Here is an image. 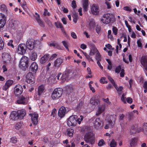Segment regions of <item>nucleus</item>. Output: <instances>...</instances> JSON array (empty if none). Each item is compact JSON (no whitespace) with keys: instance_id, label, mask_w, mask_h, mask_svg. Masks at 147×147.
<instances>
[{"instance_id":"obj_1","label":"nucleus","mask_w":147,"mask_h":147,"mask_svg":"<svg viewBox=\"0 0 147 147\" xmlns=\"http://www.w3.org/2000/svg\"><path fill=\"white\" fill-rule=\"evenodd\" d=\"M84 118V117L82 115H80L79 117L76 115H72L67 119V125L69 127H75L77 125V123L78 124H80Z\"/></svg>"},{"instance_id":"obj_2","label":"nucleus","mask_w":147,"mask_h":147,"mask_svg":"<svg viewBox=\"0 0 147 147\" xmlns=\"http://www.w3.org/2000/svg\"><path fill=\"white\" fill-rule=\"evenodd\" d=\"M63 93L62 89L60 88L55 89L53 91L51 94V97L53 100H57L61 96Z\"/></svg>"},{"instance_id":"obj_3","label":"nucleus","mask_w":147,"mask_h":147,"mask_svg":"<svg viewBox=\"0 0 147 147\" xmlns=\"http://www.w3.org/2000/svg\"><path fill=\"white\" fill-rule=\"evenodd\" d=\"M94 137L93 133L91 131L87 133L84 136V140L85 142L91 144L94 143Z\"/></svg>"},{"instance_id":"obj_4","label":"nucleus","mask_w":147,"mask_h":147,"mask_svg":"<svg viewBox=\"0 0 147 147\" xmlns=\"http://www.w3.org/2000/svg\"><path fill=\"white\" fill-rule=\"evenodd\" d=\"M113 17L112 14L107 13L104 14L102 17L101 22L104 24H107L110 23Z\"/></svg>"},{"instance_id":"obj_5","label":"nucleus","mask_w":147,"mask_h":147,"mask_svg":"<svg viewBox=\"0 0 147 147\" xmlns=\"http://www.w3.org/2000/svg\"><path fill=\"white\" fill-rule=\"evenodd\" d=\"M28 58L25 56H23L20 60L19 66L21 68L25 69L28 65Z\"/></svg>"},{"instance_id":"obj_6","label":"nucleus","mask_w":147,"mask_h":147,"mask_svg":"<svg viewBox=\"0 0 147 147\" xmlns=\"http://www.w3.org/2000/svg\"><path fill=\"white\" fill-rule=\"evenodd\" d=\"M34 76L31 72L28 73L26 77V81L28 83L32 84L35 82Z\"/></svg>"},{"instance_id":"obj_7","label":"nucleus","mask_w":147,"mask_h":147,"mask_svg":"<svg viewBox=\"0 0 147 147\" xmlns=\"http://www.w3.org/2000/svg\"><path fill=\"white\" fill-rule=\"evenodd\" d=\"M26 51V46L23 43L20 44L17 49V53L22 55L25 53Z\"/></svg>"},{"instance_id":"obj_8","label":"nucleus","mask_w":147,"mask_h":147,"mask_svg":"<svg viewBox=\"0 0 147 147\" xmlns=\"http://www.w3.org/2000/svg\"><path fill=\"white\" fill-rule=\"evenodd\" d=\"M93 126L96 129H101L102 127V124L101 119L100 118L96 119L93 122Z\"/></svg>"},{"instance_id":"obj_9","label":"nucleus","mask_w":147,"mask_h":147,"mask_svg":"<svg viewBox=\"0 0 147 147\" xmlns=\"http://www.w3.org/2000/svg\"><path fill=\"white\" fill-rule=\"evenodd\" d=\"M29 98L21 96L19 97L17 100V103L19 104L26 105L27 104Z\"/></svg>"},{"instance_id":"obj_10","label":"nucleus","mask_w":147,"mask_h":147,"mask_svg":"<svg viewBox=\"0 0 147 147\" xmlns=\"http://www.w3.org/2000/svg\"><path fill=\"white\" fill-rule=\"evenodd\" d=\"M31 117V120L32 123L34 125L37 124L38 122V114L36 112L29 114Z\"/></svg>"},{"instance_id":"obj_11","label":"nucleus","mask_w":147,"mask_h":147,"mask_svg":"<svg viewBox=\"0 0 147 147\" xmlns=\"http://www.w3.org/2000/svg\"><path fill=\"white\" fill-rule=\"evenodd\" d=\"M140 63L145 70V73L147 76V56H142L141 59Z\"/></svg>"},{"instance_id":"obj_12","label":"nucleus","mask_w":147,"mask_h":147,"mask_svg":"<svg viewBox=\"0 0 147 147\" xmlns=\"http://www.w3.org/2000/svg\"><path fill=\"white\" fill-rule=\"evenodd\" d=\"M23 91V88L20 85H16L14 88V93L16 96L21 94Z\"/></svg>"},{"instance_id":"obj_13","label":"nucleus","mask_w":147,"mask_h":147,"mask_svg":"<svg viewBox=\"0 0 147 147\" xmlns=\"http://www.w3.org/2000/svg\"><path fill=\"white\" fill-rule=\"evenodd\" d=\"M91 13L94 15L98 14L99 12L98 6L96 4H93L91 7Z\"/></svg>"},{"instance_id":"obj_14","label":"nucleus","mask_w":147,"mask_h":147,"mask_svg":"<svg viewBox=\"0 0 147 147\" xmlns=\"http://www.w3.org/2000/svg\"><path fill=\"white\" fill-rule=\"evenodd\" d=\"M26 47L30 50H32L34 47V40H28L26 43Z\"/></svg>"},{"instance_id":"obj_15","label":"nucleus","mask_w":147,"mask_h":147,"mask_svg":"<svg viewBox=\"0 0 147 147\" xmlns=\"http://www.w3.org/2000/svg\"><path fill=\"white\" fill-rule=\"evenodd\" d=\"M13 83V81L12 80H7L5 82V85L3 87V90H6Z\"/></svg>"},{"instance_id":"obj_16","label":"nucleus","mask_w":147,"mask_h":147,"mask_svg":"<svg viewBox=\"0 0 147 147\" xmlns=\"http://www.w3.org/2000/svg\"><path fill=\"white\" fill-rule=\"evenodd\" d=\"M66 110L65 107H62L59 109L58 112V115L59 117L61 118L63 117L66 113Z\"/></svg>"},{"instance_id":"obj_17","label":"nucleus","mask_w":147,"mask_h":147,"mask_svg":"<svg viewBox=\"0 0 147 147\" xmlns=\"http://www.w3.org/2000/svg\"><path fill=\"white\" fill-rule=\"evenodd\" d=\"M10 119L12 120L16 121L19 119L18 113L16 111H13L11 113Z\"/></svg>"},{"instance_id":"obj_18","label":"nucleus","mask_w":147,"mask_h":147,"mask_svg":"<svg viewBox=\"0 0 147 147\" xmlns=\"http://www.w3.org/2000/svg\"><path fill=\"white\" fill-rule=\"evenodd\" d=\"M125 94H123L122 95V97L121 98V100L123 102L125 103H126V100L127 102L129 104H131L133 102V100L132 98L130 97H127L126 98L124 96L126 95Z\"/></svg>"},{"instance_id":"obj_19","label":"nucleus","mask_w":147,"mask_h":147,"mask_svg":"<svg viewBox=\"0 0 147 147\" xmlns=\"http://www.w3.org/2000/svg\"><path fill=\"white\" fill-rule=\"evenodd\" d=\"M18 114L19 119H22L26 115V111L25 110L22 109L17 111Z\"/></svg>"},{"instance_id":"obj_20","label":"nucleus","mask_w":147,"mask_h":147,"mask_svg":"<svg viewBox=\"0 0 147 147\" xmlns=\"http://www.w3.org/2000/svg\"><path fill=\"white\" fill-rule=\"evenodd\" d=\"M38 69V66L36 63L33 62L30 66L29 69L33 73H36Z\"/></svg>"},{"instance_id":"obj_21","label":"nucleus","mask_w":147,"mask_h":147,"mask_svg":"<svg viewBox=\"0 0 147 147\" xmlns=\"http://www.w3.org/2000/svg\"><path fill=\"white\" fill-rule=\"evenodd\" d=\"M105 108V104L99 106L96 112V115H98L101 114L102 112L104 111Z\"/></svg>"},{"instance_id":"obj_22","label":"nucleus","mask_w":147,"mask_h":147,"mask_svg":"<svg viewBox=\"0 0 147 147\" xmlns=\"http://www.w3.org/2000/svg\"><path fill=\"white\" fill-rule=\"evenodd\" d=\"M37 57V53L34 51H32L30 53L29 58L30 59L33 61H34Z\"/></svg>"},{"instance_id":"obj_23","label":"nucleus","mask_w":147,"mask_h":147,"mask_svg":"<svg viewBox=\"0 0 147 147\" xmlns=\"http://www.w3.org/2000/svg\"><path fill=\"white\" fill-rule=\"evenodd\" d=\"M45 87L43 85L39 86L38 88V94L39 96L41 95L45 92Z\"/></svg>"},{"instance_id":"obj_24","label":"nucleus","mask_w":147,"mask_h":147,"mask_svg":"<svg viewBox=\"0 0 147 147\" xmlns=\"http://www.w3.org/2000/svg\"><path fill=\"white\" fill-rule=\"evenodd\" d=\"M2 57L3 61L5 62L9 61L10 59V56L8 54L6 53H3Z\"/></svg>"},{"instance_id":"obj_25","label":"nucleus","mask_w":147,"mask_h":147,"mask_svg":"<svg viewBox=\"0 0 147 147\" xmlns=\"http://www.w3.org/2000/svg\"><path fill=\"white\" fill-rule=\"evenodd\" d=\"M35 14L36 16L35 17V18L37 22L42 27L44 26V24H43V22L40 20L39 15L37 13H36Z\"/></svg>"},{"instance_id":"obj_26","label":"nucleus","mask_w":147,"mask_h":147,"mask_svg":"<svg viewBox=\"0 0 147 147\" xmlns=\"http://www.w3.org/2000/svg\"><path fill=\"white\" fill-rule=\"evenodd\" d=\"M88 0H83V6L84 10L86 11L88 10Z\"/></svg>"},{"instance_id":"obj_27","label":"nucleus","mask_w":147,"mask_h":147,"mask_svg":"<svg viewBox=\"0 0 147 147\" xmlns=\"http://www.w3.org/2000/svg\"><path fill=\"white\" fill-rule=\"evenodd\" d=\"M113 126V123L111 121H108L105 126L104 128L106 129H108L111 128Z\"/></svg>"},{"instance_id":"obj_28","label":"nucleus","mask_w":147,"mask_h":147,"mask_svg":"<svg viewBox=\"0 0 147 147\" xmlns=\"http://www.w3.org/2000/svg\"><path fill=\"white\" fill-rule=\"evenodd\" d=\"M49 55H46L42 57L40 59V63L42 64H44L47 60Z\"/></svg>"},{"instance_id":"obj_29","label":"nucleus","mask_w":147,"mask_h":147,"mask_svg":"<svg viewBox=\"0 0 147 147\" xmlns=\"http://www.w3.org/2000/svg\"><path fill=\"white\" fill-rule=\"evenodd\" d=\"M63 62L62 60L60 59H57L54 62V65L55 67L59 66Z\"/></svg>"},{"instance_id":"obj_30","label":"nucleus","mask_w":147,"mask_h":147,"mask_svg":"<svg viewBox=\"0 0 147 147\" xmlns=\"http://www.w3.org/2000/svg\"><path fill=\"white\" fill-rule=\"evenodd\" d=\"M67 134L70 137H73L74 132V130L71 128H68L67 130Z\"/></svg>"},{"instance_id":"obj_31","label":"nucleus","mask_w":147,"mask_h":147,"mask_svg":"<svg viewBox=\"0 0 147 147\" xmlns=\"http://www.w3.org/2000/svg\"><path fill=\"white\" fill-rule=\"evenodd\" d=\"M49 45L55 48L59 49L60 47L58 44L55 41H52L49 44Z\"/></svg>"},{"instance_id":"obj_32","label":"nucleus","mask_w":147,"mask_h":147,"mask_svg":"<svg viewBox=\"0 0 147 147\" xmlns=\"http://www.w3.org/2000/svg\"><path fill=\"white\" fill-rule=\"evenodd\" d=\"M137 140L136 138L132 139L129 141V144L131 146L133 147L135 146L136 144Z\"/></svg>"},{"instance_id":"obj_33","label":"nucleus","mask_w":147,"mask_h":147,"mask_svg":"<svg viewBox=\"0 0 147 147\" xmlns=\"http://www.w3.org/2000/svg\"><path fill=\"white\" fill-rule=\"evenodd\" d=\"M90 103L94 105H96L99 104L100 100L98 99L94 100L92 99L90 101Z\"/></svg>"},{"instance_id":"obj_34","label":"nucleus","mask_w":147,"mask_h":147,"mask_svg":"<svg viewBox=\"0 0 147 147\" xmlns=\"http://www.w3.org/2000/svg\"><path fill=\"white\" fill-rule=\"evenodd\" d=\"M95 26V23L94 21L93 20H91L90 21L88 27L90 29H92Z\"/></svg>"},{"instance_id":"obj_35","label":"nucleus","mask_w":147,"mask_h":147,"mask_svg":"<svg viewBox=\"0 0 147 147\" xmlns=\"http://www.w3.org/2000/svg\"><path fill=\"white\" fill-rule=\"evenodd\" d=\"M23 125L22 122H18L15 125V128L17 130H18L22 127Z\"/></svg>"},{"instance_id":"obj_36","label":"nucleus","mask_w":147,"mask_h":147,"mask_svg":"<svg viewBox=\"0 0 147 147\" xmlns=\"http://www.w3.org/2000/svg\"><path fill=\"white\" fill-rule=\"evenodd\" d=\"M98 52H99L98 51L96 48H94L91 51L89 56L90 57V56L93 55H96Z\"/></svg>"},{"instance_id":"obj_37","label":"nucleus","mask_w":147,"mask_h":147,"mask_svg":"<svg viewBox=\"0 0 147 147\" xmlns=\"http://www.w3.org/2000/svg\"><path fill=\"white\" fill-rule=\"evenodd\" d=\"M6 17L5 15L2 13H0V21H6Z\"/></svg>"},{"instance_id":"obj_38","label":"nucleus","mask_w":147,"mask_h":147,"mask_svg":"<svg viewBox=\"0 0 147 147\" xmlns=\"http://www.w3.org/2000/svg\"><path fill=\"white\" fill-rule=\"evenodd\" d=\"M55 25L56 27L58 28H61L62 29L63 28V27L62 26V24L59 22H55Z\"/></svg>"},{"instance_id":"obj_39","label":"nucleus","mask_w":147,"mask_h":147,"mask_svg":"<svg viewBox=\"0 0 147 147\" xmlns=\"http://www.w3.org/2000/svg\"><path fill=\"white\" fill-rule=\"evenodd\" d=\"M106 78L102 77L100 80V82L102 84H107L108 83L107 81L106 80Z\"/></svg>"},{"instance_id":"obj_40","label":"nucleus","mask_w":147,"mask_h":147,"mask_svg":"<svg viewBox=\"0 0 147 147\" xmlns=\"http://www.w3.org/2000/svg\"><path fill=\"white\" fill-rule=\"evenodd\" d=\"M117 145V143L115 140L113 139L111 142L109 146L110 147H115Z\"/></svg>"},{"instance_id":"obj_41","label":"nucleus","mask_w":147,"mask_h":147,"mask_svg":"<svg viewBox=\"0 0 147 147\" xmlns=\"http://www.w3.org/2000/svg\"><path fill=\"white\" fill-rule=\"evenodd\" d=\"M114 87L117 91H118V93L120 94L121 92L123 89V87L122 86H119V88L117 87L116 85H115Z\"/></svg>"},{"instance_id":"obj_42","label":"nucleus","mask_w":147,"mask_h":147,"mask_svg":"<svg viewBox=\"0 0 147 147\" xmlns=\"http://www.w3.org/2000/svg\"><path fill=\"white\" fill-rule=\"evenodd\" d=\"M105 142L103 139L100 140L98 143V146H102L105 144Z\"/></svg>"},{"instance_id":"obj_43","label":"nucleus","mask_w":147,"mask_h":147,"mask_svg":"<svg viewBox=\"0 0 147 147\" xmlns=\"http://www.w3.org/2000/svg\"><path fill=\"white\" fill-rule=\"evenodd\" d=\"M69 76V73L67 71L64 72L62 76V78L63 79H65L66 78H67Z\"/></svg>"},{"instance_id":"obj_44","label":"nucleus","mask_w":147,"mask_h":147,"mask_svg":"<svg viewBox=\"0 0 147 147\" xmlns=\"http://www.w3.org/2000/svg\"><path fill=\"white\" fill-rule=\"evenodd\" d=\"M4 46V43L1 37H0V50L2 49Z\"/></svg>"},{"instance_id":"obj_45","label":"nucleus","mask_w":147,"mask_h":147,"mask_svg":"<svg viewBox=\"0 0 147 147\" xmlns=\"http://www.w3.org/2000/svg\"><path fill=\"white\" fill-rule=\"evenodd\" d=\"M62 43L64 46L68 51H69V49L68 48V45L67 43L65 41H62Z\"/></svg>"},{"instance_id":"obj_46","label":"nucleus","mask_w":147,"mask_h":147,"mask_svg":"<svg viewBox=\"0 0 147 147\" xmlns=\"http://www.w3.org/2000/svg\"><path fill=\"white\" fill-rule=\"evenodd\" d=\"M112 31L113 34L115 35H116L117 34L118 32L117 28L115 27H113L112 28Z\"/></svg>"},{"instance_id":"obj_47","label":"nucleus","mask_w":147,"mask_h":147,"mask_svg":"<svg viewBox=\"0 0 147 147\" xmlns=\"http://www.w3.org/2000/svg\"><path fill=\"white\" fill-rule=\"evenodd\" d=\"M73 21L75 23H76L78 19V15H74L73 17Z\"/></svg>"},{"instance_id":"obj_48","label":"nucleus","mask_w":147,"mask_h":147,"mask_svg":"<svg viewBox=\"0 0 147 147\" xmlns=\"http://www.w3.org/2000/svg\"><path fill=\"white\" fill-rule=\"evenodd\" d=\"M24 33V32L23 31L21 30H18L17 32V35L19 37H21L22 36Z\"/></svg>"},{"instance_id":"obj_49","label":"nucleus","mask_w":147,"mask_h":147,"mask_svg":"<svg viewBox=\"0 0 147 147\" xmlns=\"http://www.w3.org/2000/svg\"><path fill=\"white\" fill-rule=\"evenodd\" d=\"M1 9L3 11H7V7L4 4H2L1 6Z\"/></svg>"},{"instance_id":"obj_50","label":"nucleus","mask_w":147,"mask_h":147,"mask_svg":"<svg viewBox=\"0 0 147 147\" xmlns=\"http://www.w3.org/2000/svg\"><path fill=\"white\" fill-rule=\"evenodd\" d=\"M96 59L97 61H99L101 59V56L100 53L98 52L97 53L96 55Z\"/></svg>"},{"instance_id":"obj_51","label":"nucleus","mask_w":147,"mask_h":147,"mask_svg":"<svg viewBox=\"0 0 147 147\" xmlns=\"http://www.w3.org/2000/svg\"><path fill=\"white\" fill-rule=\"evenodd\" d=\"M137 44L138 46V47L142 49V44L141 40H138L137 41Z\"/></svg>"},{"instance_id":"obj_52","label":"nucleus","mask_w":147,"mask_h":147,"mask_svg":"<svg viewBox=\"0 0 147 147\" xmlns=\"http://www.w3.org/2000/svg\"><path fill=\"white\" fill-rule=\"evenodd\" d=\"M102 100L105 102H106L109 105H111V102L109 101V99L108 98H107L106 99H105L104 98H103L102 99Z\"/></svg>"},{"instance_id":"obj_53","label":"nucleus","mask_w":147,"mask_h":147,"mask_svg":"<svg viewBox=\"0 0 147 147\" xmlns=\"http://www.w3.org/2000/svg\"><path fill=\"white\" fill-rule=\"evenodd\" d=\"M11 142L13 143H16L17 142V139L15 137H12L10 139Z\"/></svg>"},{"instance_id":"obj_54","label":"nucleus","mask_w":147,"mask_h":147,"mask_svg":"<svg viewBox=\"0 0 147 147\" xmlns=\"http://www.w3.org/2000/svg\"><path fill=\"white\" fill-rule=\"evenodd\" d=\"M108 79L110 81L111 83L114 86L115 85H116L115 84L114 81L113 79L110 76H108Z\"/></svg>"},{"instance_id":"obj_55","label":"nucleus","mask_w":147,"mask_h":147,"mask_svg":"<svg viewBox=\"0 0 147 147\" xmlns=\"http://www.w3.org/2000/svg\"><path fill=\"white\" fill-rule=\"evenodd\" d=\"M21 6L24 9L26 10V9L27 7L26 6V2L24 1L23 2V3L21 4Z\"/></svg>"},{"instance_id":"obj_56","label":"nucleus","mask_w":147,"mask_h":147,"mask_svg":"<svg viewBox=\"0 0 147 147\" xmlns=\"http://www.w3.org/2000/svg\"><path fill=\"white\" fill-rule=\"evenodd\" d=\"M6 21H0V28H3L5 25Z\"/></svg>"},{"instance_id":"obj_57","label":"nucleus","mask_w":147,"mask_h":147,"mask_svg":"<svg viewBox=\"0 0 147 147\" xmlns=\"http://www.w3.org/2000/svg\"><path fill=\"white\" fill-rule=\"evenodd\" d=\"M121 67L120 66H119L117 67L115 69V72L117 73H119L121 70Z\"/></svg>"},{"instance_id":"obj_58","label":"nucleus","mask_w":147,"mask_h":147,"mask_svg":"<svg viewBox=\"0 0 147 147\" xmlns=\"http://www.w3.org/2000/svg\"><path fill=\"white\" fill-rule=\"evenodd\" d=\"M56 113V109H54L51 112V115L53 117H54Z\"/></svg>"},{"instance_id":"obj_59","label":"nucleus","mask_w":147,"mask_h":147,"mask_svg":"<svg viewBox=\"0 0 147 147\" xmlns=\"http://www.w3.org/2000/svg\"><path fill=\"white\" fill-rule=\"evenodd\" d=\"M43 15L44 16L47 15L49 16H50V14L46 9H45Z\"/></svg>"},{"instance_id":"obj_60","label":"nucleus","mask_w":147,"mask_h":147,"mask_svg":"<svg viewBox=\"0 0 147 147\" xmlns=\"http://www.w3.org/2000/svg\"><path fill=\"white\" fill-rule=\"evenodd\" d=\"M128 18L129 19L128 20L129 21H130L132 23H133L134 24L135 23V21L134 19H133L131 16H129Z\"/></svg>"},{"instance_id":"obj_61","label":"nucleus","mask_w":147,"mask_h":147,"mask_svg":"<svg viewBox=\"0 0 147 147\" xmlns=\"http://www.w3.org/2000/svg\"><path fill=\"white\" fill-rule=\"evenodd\" d=\"M71 37L74 39H76L77 38V36L74 32H72L71 34Z\"/></svg>"},{"instance_id":"obj_62","label":"nucleus","mask_w":147,"mask_h":147,"mask_svg":"<svg viewBox=\"0 0 147 147\" xmlns=\"http://www.w3.org/2000/svg\"><path fill=\"white\" fill-rule=\"evenodd\" d=\"M105 47L109 49L112 50L114 49V48H112V46L109 44L106 45Z\"/></svg>"},{"instance_id":"obj_63","label":"nucleus","mask_w":147,"mask_h":147,"mask_svg":"<svg viewBox=\"0 0 147 147\" xmlns=\"http://www.w3.org/2000/svg\"><path fill=\"white\" fill-rule=\"evenodd\" d=\"M71 6L73 8H75L76 7V2L74 0L73 1L71 2Z\"/></svg>"},{"instance_id":"obj_64","label":"nucleus","mask_w":147,"mask_h":147,"mask_svg":"<svg viewBox=\"0 0 147 147\" xmlns=\"http://www.w3.org/2000/svg\"><path fill=\"white\" fill-rule=\"evenodd\" d=\"M57 55L56 54H54L52 55L49 59V60H53L54 58H55L57 56Z\"/></svg>"}]
</instances>
